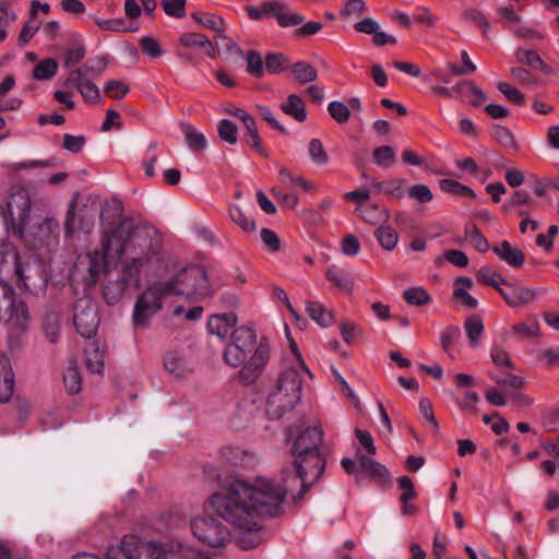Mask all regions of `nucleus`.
Instances as JSON below:
<instances>
[{
    "label": "nucleus",
    "instance_id": "obj_2",
    "mask_svg": "<svg viewBox=\"0 0 559 559\" xmlns=\"http://www.w3.org/2000/svg\"><path fill=\"white\" fill-rule=\"evenodd\" d=\"M100 251L78 257L72 272L73 277L94 285L102 273L110 272L121 261V276L116 284L104 288V299L108 305L117 304L129 286H139L141 276L153 273L162 263L160 242L150 230L133 226L130 221L120 222L109 234L103 233Z\"/></svg>",
    "mask_w": 559,
    "mask_h": 559
},
{
    "label": "nucleus",
    "instance_id": "obj_14",
    "mask_svg": "<svg viewBox=\"0 0 559 559\" xmlns=\"http://www.w3.org/2000/svg\"><path fill=\"white\" fill-rule=\"evenodd\" d=\"M157 544L156 542H144L136 536H124L122 540L107 549V559H141L145 552L148 558V545Z\"/></svg>",
    "mask_w": 559,
    "mask_h": 559
},
{
    "label": "nucleus",
    "instance_id": "obj_46",
    "mask_svg": "<svg viewBox=\"0 0 559 559\" xmlns=\"http://www.w3.org/2000/svg\"><path fill=\"white\" fill-rule=\"evenodd\" d=\"M308 153L311 160L319 166L326 165L329 163V155L323 147L322 142L319 139H312L308 145Z\"/></svg>",
    "mask_w": 559,
    "mask_h": 559
},
{
    "label": "nucleus",
    "instance_id": "obj_61",
    "mask_svg": "<svg viewBox=\"0 0 559 559\" xmlns=\"http://www.w3.org/2000/svg\"><path fill=\"white\" fill-rule=\"evenodd\" d=\"M493 135L506 148L513 151L518 150L515 138L509 129L498 126L495 128Z\"/></svg>",
    "mask_w": 559,
    "mask_h": 559
},
{
    "label": "nucleus",
    "instance_id": "obj_59",
    "mask_svg": "<svg viewBox=\"0 0 559 559\" xmlns=\"http://www.w3.org/2000/svg\"><path fill=\"white\" fill-rule=\"evenodd\" d=\"M367 7L364 0H349L342 9L341 17L348 20L357 17L366 11Z\"/></svg>",
    "mask_w": 559,
    "mask_h": 559
},
{
    "label": "nucleus",
    "instance_id": "obj_44",
    "mask_svg": "<svg viewBox=\"0 0 559 559\" xmlns=\"http://www.w3.org/2000/svg\"><path fill=\"white\" fill-rule=\"evenodd\" d=\"M288 61L282 53H267L264 60V72L271 74L280 73L281 71L288 69Z\"/></svg>",
    "mask_w": 559,
    "mask_h": 559
},
{
    "label": "nucleus",
    "instance_id": "obj_63",
    "mask_svg": "<svg viewBox=\"0 0 559 559\" xmlns=\"http://www.w3.org/2000/svg\"><path fill=\"white\" fill-rule=\"evenodd\" d=\"M104 88L107 95L115 99L122 98L129 93V86L119 80L108 81Z\"/></svg>",
    "mask_w": 559,
    "mask_h": 559
},
{
    "label": "nucleus",
    "instance_id": "obj_50",
    "mask_svg": "<svg viewBox=\"0 0 559 559\" xmlns=\"http://www.w3.org/2000/svg\"><path fill=\"white\" fill-rule=\"evenodd\" d=\"M140 46L144 55L152 59L159 58L164 55L160 43L152 36H143L140 39Z\"/></svg>",
    "mask_w": 559,
    "mask_h": 559
},
{
    "label": "nucleus",
    "instance_id": "obj_47",
    "mask_svg": "<svg viewBox=\"0 0 559 559\" xmlns=\"http://www.w3.org/2000/svg\"><path fill=\"white\" fill-rule=\"evenodd\" d=\"M513 332L522 337H535L540 334L539 323L536 318H530L513 326Z\"/></svg>",
    "mask_w": 559,
    "mask_h": 559
},
{
    "label": "nucleus",
    "instance_id": "obj_18",
    "mask_svg": "<svg viewBox=\"0 0 559 559\" xmlns=\"http://www.w3.org/2000/svg\"><path fill=\"white\" fill-rule=\"evenodd\" d=\"M14 373L7 356L0 355V402H9L14 393Z\"/></svg>",
    "mask_w": 559,
    "mask_h": 559
},
{
    "label": "nucleus",
    "instance_id": "obj_6",
    "mask_svg": "<svg viewBox=\"0 0 559 559\" xmlns=\"http://www.w3.org/2000/svg\"><path fill=\"white\" fill-rule=\"evenodd\" d=\"M160 284L169 296L204 298L213 294L204 269L197 265L180 270L171 280Z\"/></svg>",
    "mask_w": 559,
    "mask_h": 559
},
{
    "label": "nucleus",
    "instance_id": "obj_12",
    "mask_svg": "<svg viewBox=\"0 0 559 559\" xmlns=\"http://www.w3.org/2000/svg\"><path fill=\"white\" fill-rule=\"evenodd\" d=\"M13 287H1L0 322L24 329L28 321V310L23 301L15 300Z\"/></svg>",
    "mask_w": 559,
    "mask_h": 559
},
{
    "label": "nucleus",
    "instance_id": "obj_58",
    "mask_svg": "<svg viewBox=\"0 0 559 559\" xmlns=\"http://www.w3.org/2000/svg\"><path fill=\"white\" fill-rule=\"evenodd\" d=\"M85 57V48L83 45L78 44L67 49L63 53V66L71 68L78 64Z\"/></svg>",
    "mask_w": 559,
    "mask_h": 559
},
{
    "label": "nucleus",
    "instance_id": "obj_3",
    "mask_svg": "<svg viewBox=\"0 0 559 559\" xmlns=\"http://www.w3.org/2000/svg\"><path fill=\"white\" fill-rule=\"evenodd\" d=\"M270 357L269 345L258 343L255 331L249 326L237 328L224 352L227 365L240 367L239 379L245 384H252L262 376Z\"/></svg>",
    "mask_w": 559,
    "mask_h": 559
},
{
    "label": "nucleus",
    "instance_id": "obj_34",
    "mask_svg": "<svg viewBox=\"0 0 559 559\" xmlns=\"http://www.w3.org/2000/svg\"><path fill=\"white\" fill-rule=\"evenodd\" d=\"M464 329L469 340L471 346L476 347L484 333V323L479 316L473 314L464 322Z\"/></svg>",
    "mask_w": 559,
    "mask_h": 559
},
{
    "label": "nucleus",
    "instance_id": "obj_35",
    "mask_svg": "<svg viewBox=\"0 0 559 559\" xmlns=\"http://www.w3.org/2000/svg\"><path fill=\"white\" fill-rule=\"evenodd\" d=\"M359 466L371 477L378 478L380 480H388L389 478V472L385 466L372 460L371 457H359Z\"/></svg>",
    "mask_w": 559,
    "mask_h": 559
},
{
    "label": "nucleus",
    "instance_id": "obj_36",
    "mask_svg": "<svg viewBox=\"0 0 559 559\" xmlns=\"http://www.w3.org/2000/svg\"><path fill=\"white\" fill-rule=\"evenodd\" d=\"M476 278L478 282L490 285L495 287L497 290L501 288L500 285H507V281L491 266L485 265L479 269L476 274Z\"/></svg>",
    "mask_w": 559,
    "mask_h": 559
},
{
    "label": "nucleus",
    "instance_id": "obj_42",
    "mask_svg": "<svg viewBox=\"0 0 559 559\" xmlns=\"http://www.w3.org/2000/svg\"><path fill=\"white\" fill-rule=\"evenodd\" d=\"M63 382L67 391L70 394H76L80 392L82 386V378L78 367L69 366L63 376Z\"/></svg>",
    "mask_w": 559,
    "mask_h": 559
},
{
    "label": "nucleus",
    "instance_id": "obj_33",
    "mask_svg": "<svg viewBox=\"0 0 559 559\" xmlns=\"http://www.w3.org/2000/svg\"><path fill=\"white\" fill-rule=\"evenodd\" d=\"M294 78L301 84L317 80L318 71L308 62L299 61L289 67Z\"/></svg>",
    "mask_w": 559,
    "mask_h": 559
},
{
    "label": "nucleus",
    "instance_id": "obj_51",
    "mask_svg": "<svg viewBox=\"0 0 559 559\" xmlns=\"http://www.w3.org/2000/svg\"><path fill=\"white\" fill-rule=\"evenodd\" d=\"M395 152L389 145L379 146L373 151V159L374 162L383 167H390L395 162Z\"/></svg>",
    "mask_w": 559,
    "mask_h": 559
},
{
    "label": "nucleus",
    "instance_id": "obj_62",
    "mask_svg": "<svg viewBox=\"0 0 559 559\" xmlns=\"http://www.w3.org/2000/svg\"><path fill=\"white\" fill-rule=\"evenodd\" d=\"M463 17L467 22L477 24L483 29L484 33H486L489 29V23H488L487 19L481 13V11H479L478 9H475V8L465 9L463 12Z\"/></svg>",
    "mask_w": 559,
    "mask_h": 559
},
{
    "label": "nucleus",
    "instance_id": "obj_28",
    "mask_svg": "<svg viewBox=\"0 0 559 559\" xmlns=\"http://www.w3.org/2000/svg\"><path fill=\"white\" fill-rule=\"evenodd\" d=\"M192 17L201 26L216 32L217 33L216 39H228L224 35V21L222 17H219L215 14L206 13V12L192 13Z\"/></svg>",
    "mask_w": 559,
    "mask_h": 559
},
{
    "label": "nucleus",
    "instance_id": "obj_49",
    "mask_svg": "<svg viewBox=\"0 0 559 559\" xmlns=\"http://www.w3.org/2000/svg\"><path fill=\"white\" fill-rule=\"evenodd\" d=\"M277 23L282 27H290V26H297L304 23L305 17L300 13L293 12L288 10V5L286 4V9H280L278 13L276 14Z\"/></svg>",
    "mask_w": 559,
    "mask_h": 559
},
{
    "label": "nucleus",
    "instance_id": "obj_11",
    "mask_svg": "<svg viewBox=\"0 0 559 559\" xmlns=\"http://www.w3.org/2000/svg\"><path fill=\"white\" fill-rule=\"evenodd\" d=\"M73 322L82 337L90 338L96 334L100 318L97 305L91 297L84 296L75 302Z\"/></svg>",
    "mask_w": 559,
    "mask_h": 559
},
{
    "label": "nucleus",
    "instance_id": "obj_32",
    "mask_svg": "<svg viewBox=\"0 0 559 559\" xmlns=\"http://www.w3.org/2000/svg\"><path fill=\"white\" fill-rule=\"evenodd\" d=\"M374 236L378 239V242L380 243L382 249H384L386 251L393 250L396 247L397 241H399V235L394 230V228H392L391 226H388V225H383V224L380 225L374 230Z\"/></svg>",
    "mask_w": 559,
    "mask_h": 559
},
{
    "label": "nucleus",
    "instance_id": "obj_56",
    "mask_svg": "<svg viewBox=\"0 0 559 559\" xmlns=\"http://www.w3.org/2000/svg\"><path fill=\"white\" fill-rule=\"evenodd\" d=\"M404 298L409 305L424 306L429 302L430 296L421 287H412L404 292Z\"/></svg>",
    "mask_w": 559,
    "mask_h": 559
},
{
    "label": "nucleus",
    "instance_id": "obj_54",
    "mask_svg": "<svg viewBox=\"0 0 559 559\" xmlns=\"http://www.w3.org/2000/svg\"><path fill=\"white\" fill-rule=\"evenodd\" d=\"M247 71L255 78H261L264 74V62L255 50H250L247 55Z\"/></svg>",
    "mask_w": 559,
    "mask_h": 559
},
{
    "label": "nucleus",
    "instance_id": "obj_8",
    "mask_svg": "<svg viewBox=\"0 0 559 559\" xmlns=\"http://www.w3.org/2000/svg\"><path fill=\"white\" fill-rule=\"evenodd\" d=\"M166 294L160 282L150 285L136 299L133 308V323L135 326L148 328L152 318L162 310Z\"/></svg>",
    "mask_w": 559,
    "mask_h": 559
},
{
    "label": "nucleus",
    "instance_id": "obj_57",
    "mask_svg": "<svg viewBox=\"0 0 559 559\" xmlns=\"http://www.w3.org/2000/svg\"><path fill=\"white\" fill-rule=\"evenodd\" d=\"M328 110L330 116L337 122V123H345L349 120L350 111L349 108L340 100H333L329 104Z\"/></svg>",
    "mask_w": 559,
    "mask_h": 559
},
{
    "label": "nucleus",
    "instance_id": "obj_23",
    "mask_svg": "<svg viewBox=\"0 0 559 559\" xmlns=\"http://www.w3.org/2000/svg\"><path fill=\"white\" fill-rule=\"evenodd\" d=\"M452 90L457 92L473 106H480L487 99L486 94L471 81H462Z\"/></svg>",
    "mask_w": 559,
    "mask_h": 559
},
{
    "label": "nucleus",
    "instance_id": "obj_7",
    "mask_svg": "<svg viewBox=\"0 0 559 559\" xmlns=\"http://www.w3.org/2000/svg\"><path fill=\"white\" fill-rule=\"evenodd\" d=\"M99 211L100 203L95 197L84 198L80 204L76 200H73L69 205L64 222L67 235L72 236L76 228L85 234H90Z\"/></svg>",
    "mask_w": 559,
    "mask_h": 559
},
{
    "label": "nucleus",
    "instance_id": "obj_29",
    "mask_svg": "<svg viewBox=\"0 0 559 559\" xmlns=\"http://www.w3.org/2000/svg\"><path fill=\"white\" fill-rule=\"evenodd\" d=\"M473 282L469 277L461 276L455 281V288L453 292V296L460 300L467 308H476L477 300L469 295L468 289L472 287Z\"/></svg>",
    "mask_w": 559,
    "mask_h": 559
},
{
    "label": "nucleus",
    "instance_id": "obj_24",
    "mask_svg": "<svg viewBox=\"0 0 559 559\" xmlns=\"http://www.w3.org/2000/svg\"><path fill=\"white\" fill-rule=\"evenodd\" d=\"M180 130L185 135L187 145L194 152L204 151L207 146L205 135L190 123L181 122Z\"/></svg>",
    "mask_w": 559,
    "mask_h": 559
},
{
    "label": "nucleus",
    "instance_id": "obj_9",
    "mask_svg": "<svg viewBox=\"0 0 559 559\" xmlns=\"http://www.w3.org/2000/svg\"><path fill=\"white\" fill-rule=\"evenodd\" d=\"M192 535L210 547H222L229 540V530L209 514L195 515L190 521Z\"/></svg>",
    "mask_w": 559,
    "mask_h": 559
},
{
    "label": "nucleus",
    "instance_id": "obj_1",
    "mask_svg": "<svg viewBox=\"0 0 559 559\" xmlns=\"http://www.w3.org/2000/svg\"><path fill=\"white\" fill-rule=\"evenodd\" d=\"M321 426L306 428L294 440L292 453L297 475L284 471L281 476L258 475L250 478L231 477L221 483L217 490L209 498V508L235 530L249 534L240 536L241 548L250 549L259 545L258 532L265 519L283 512L288 492L302 484L300 497L322 475L325 457L320 450L323 441Z\"/></svg>",
    "mask_w": 559,
    "mask_h": 559
},
{
    "label": "nucleus",
    "instance_id": "obj_37",
    "mask_svg": "<svg viewBox=\"0 0 559 559\" xmlns=\"http://www.w3.org/2000/svg\"><path fill=\"white\" fill-rule=\"evenodd\" d=\"M278 177L284 185H289L292 188H299L304 191H310L314 188L313 183L307 181L304 177L294 176L292 171L285 167L280 168Z\"/></svg>",
    "mask_w": 559,
    "mask_h": 559
},
{
    "label": "nucleus",
    "instance_id": "obj_15",
    "mask_svg": "<svg viewBox=\"0 0 559 559\" xmlns=\"http://www.w3.org/2000/svg\"><path fill=\"white\" fill-rule=\"evenodd\" d=\"M87 71L86 67L71 71L64 81V86H75L85 102L96 104L100 102V91L87 78Z\"/></svg>",
    "mask_w": 559,
    "mask_h": 559
},
{
    "label": "nucleus",
    "instance_id": "obj_10",
    "mask_svg": "<svg viewBox=\"0 0 559 559\" xmlns=\"http://www.w3.org/2000/svg\"><path fill=\"white\" fill-rule=\"evenodd\" d=\"M29 213L31 200L28 195L22 191L12 193L7 203L5 224L8 230L17 238H23L29 223Z\"/></svg>",
    "mask_w": 559,
    "mask_h": 559
},
{
    "label": "nucleus",
    "instance_id": "obj_4",
    "mask_svg": "<svg viewBox=\"0 0 559 559\" xmlns=\"http://www.w3.org/2000/svg\"><path fill=\"white\" fill-rule=\"evenodd\" d=\"M290 347L294 360L283 367L266 396V414L272 419H278L296 407L301 399L304 379L310 374L297 346L292 344Z\"/></svg>",
    "mask_w": 559,
    "mask_h": 559
},
{
    "label": "nucleus",
    "instance_id": "obj_40",
    "mask_svg": "<svg viewBox=\"0 0 559 559\" xmlns=\"http://www.w3.org/2000/svg\"><path fill=\"white\" fill-rule=\"evenodd\" d=\"M440 188L442 189V191L451 193L453 195L471 199L475 198V193L471 187L462 185L453 179H442L440 181Z\"/></svg>",
    "mask_w": 559,
    "mask_h": 559
},
{
    "label": "nucleus",
    "instance_id": "obj_39",
    "mask_svg": "<svg viewBox=\"0 0 559 559\" xmlns=\"http://www.w3.org/2000/svg\"><path fill=\"white\" fill-rule=\"evenodd\" d=\"M164 367L170 374H174L176 378H182L188 372L185 361L177 353H169L165 356Z\"/></svg>",
    "mask_w": 559,
    "mask_h": 559
},
{
    "label": "nucleus",
    "instance_id": "obj_55",
    "mask_svg": "<svg viewBox=\"0 0 559 559\" xmlns=\"http://www.w3.org/2000/svg\"><path fill=\"white\" fill-rule=\"evenodd\" d=\"M246 130L247 133L243 136L245 141L258 152L264 153V150L261 146V139L259 136L258 129L255 127V121L253 118L246 119Z\"/></svg>",
    "mask_w": 559,
    "mask_h": 559
},
{
    "label": "nucleus",
    "instance_id": "obj_19",
    "mask_svg": "<svg viewBox=\"0 0 559 559\" xmlns=\"http://www.w3.org/2000/svg\"><path fill=\"white\" fill-rule=\"evenodd\" d=\"M222 457L235 466L249 467L254 464L255 456L253 453L238 445H227L221 451Z\"/></svg>",
    "mask_w": 559,
    "mask_h": 559
},
{
    "label": "nucleus",
    "instance_id": "obj_53",
    "mask_svg": "<svg viewBox=\"0 0 559 559\" xmlns=\"http://www.w3.org/2000/svg\"><path fill=\"white\" fill-rule=\"evenodd\" d=\"M186 0H162L163 11L171 17L182 19L186 15Z\"/></svg>",
    "mask_w": 559,
    "mask_h": 559
},
{
    "label": "nucleus",
    "instance_id": "obj_22",
    "mask_svg": "<svg viewBox=\"0 0 559 559\" xmlns=\"http://www.w3.org/2000/svg\"><path fill=\"white\" fill-rule=\"evenodd\" d=\"M355 212L366 223L371 225H382L389 221L388 210L376 204L360 205Z\"/></svg>",
    "mask_w": 559,
    "mask_h": 559
},
{
    "label": "nucleus",
    "instance_id": "obj_64",
    "mask_svg": "<svg viewBox=\"0 0 559 559\" xmlns=\"http://www.w3.org/2000/svg\"><path fill=\"white\" fill-rule=\"evenodd\" d=\"M461 336V330L459 326H448L440 335L441 346L444 350H449L451 345L455 343Z\"/></svg>",
    "mask_w": 559,
    "mask_h": 559
},
{
    "label": "nucleus",
    "instance_id": "obj_21",
    "mask_svg": "<svg viewBox=\"0 0 559 559\" xmlns=\"http://www.w3.org/2000/svg\"><path fill=\"white\" fill-rule=\"evenodd\" d=\"M326 278L341 290L347 294L353 292L354 278L348 270L332 264L326 269Z\"/></svg>",
    "mask_w": 559,
    "mask_h": 559
},
{
    "label": "nucleus",
    "instance_id": "obj_13",
    "mask_svg": "<svg viewBox=\"0 0 559 559\" xmlns=\"http://www.w3.org/2000/svg\"><path fill=\"white\" fill-rule=\"evenodd\" d=\"M147 549L148 559H213L202 550L175 540L152 544Z\"/></svg>",
    "mask_w": 559,
    "mask_h": 559
},
{
    "label": "nucleus",
    "instance_id": "obj_31",
    "mask_svg": "<svg viewBox=\"0 0 559 559\" xmlns=\"http://www.w3.org/2000/svg\"><path fill=\"white\" fill-rule=\"evenodd\" d=\"M405 185H406V181L404 179H393V180L383 181V182L372 179L370 181V187L372 189L382 191V192L390 194L396 199L404 198Z\"/></svg>",
    "mask_w": 559,
    "mask_h": 559
},
{
    "label": "nucleus",
    "instance_id": "obj_45",
    "mask_svg": "<svg viewBox=\"0 0 559 559\" xmlns=\"http://www.w3.org/2000/svg\"><path fill=\"white\" fill-rule=\"evenodd\" d=\"M491 379L498 385L512 390L523 389L526 384V381L523 377L510 372H504L502 376H491Z\"/></svg>",
    "mask_w": 559,
    "mask_h": 559
},
{
    "label": "nucleus",
    "instance_id": "obj_52",
    "mask_svg": "<svg viewBox=\"0 0 559 559\" xmlns=\"http://www.w3.org/2000/svg\"><path fill=\"white\" fill-rule=\"evenodd\" d=\"M217 131H218L219 138L223 141H225L229 144L237 143L238 130H237L236 124L234 122H231L230 120H227V119L221 120L218 123V127H217Z\"/></svg>",
    "mask_w": 559,
    "mask_h": 559
},
{
    "label": "nucleus",
    "instance_id": "obj_38",
    "mask_svg": "<svg viewBox=\"0 0 559 559\" xmlns=\"http://www.w3.org/2000/svg\"><path fill=\"white\" fill-rule=\"evenodd\" d=\"M57 70V61L51 58H46L35 66L33 76L39 81L50 80L56 75Z\"/></svg>",
    "mask_w": 559,
    "mask_h": 559
},
{
    "label": "nucleus",
    "instance_id": "obj_26",
    "mask_svg": "<svg viewBox=\"0 0 559 559\" xmlns=\"http://www.w3.org/2000/svg\"><path fill=\"white\" fill-rule=\"evenodd\" d=\"M306 311L313 321L323 328L330 326L334 322L332 312L320 301H307Z\"/></svg>",
    "mask_w": 559,
    "mask_h": 559
},
{
    "label": "nucleus",
    "instance_id": "obj_60",
    "mask_svg": "<svg viewBox=\"0 0 559 559\" xmlns=\"http://www.w3.org/2000/svg\"><path fill=\"white\" fill-rule=\"evenodd\" d=\"M408 197L419 203H428L432 200L433 194L427 185H414L408 190Z\"/></svg>",
    "mask_w": 559,
    "mask_h": 559
},
{
    "label": "nucleus",
    "instance_id": "obj_41",
    "mask_svg": "<svg viewBox=\"0 0 559 559\" xmlns=\"http://www.w3.org/2000/svg\"><path fill=\"white\" fill-rule=\"evenodd\" d=\"M58 228L59 224L53 218H46L38 226L39 237L44 239L47 245L58 242Z\"/></svg>",
    "mask_w": 559,
    "mask_h": 559
},
{
    "label": "nucleus",
    "instance_id": "obj_5",
    "mask_svg": "<svg viewBox=\"0 0 559 559\" xmlns=\"http://www.w3.org/2000/svg\"><path fill=\"white\" fill-rule=\"evenodd\" d=\"M0 285L37 294L46 287L47 276L39 261L21 257L14 245L3 242L0 245Z\"/></svg>",
    "mask_w": 559,
    "mask_h": 559
},
{
    "label": "nucleus",
    "instance_id": "obj_20",
    "mask_svg": "<svg viewBox=\"0 0 559 559\" xmlns=\"http://www.w3.org/2000/svg\"><path fill=\"white\" fill-rule=\"evenodd\" d=\"M493 253L512 267H520L525 262L524 253L509 241L504 240L492 248Z\"/></svg>",
    "mask_w": 559,
    "mask_h": 559
},
{
    "label": "nucleus",
    "instance_id": "obj_43",
    "mask_svg": "<svg viewBox=\"0 0 559 559\" xmlns=\"http://www.w3.org/2000/svg\"><path fill=\"white\" fill-rule=\"evenodd\" d=\"M229 216L231 221L237 224L243 231L250 233L255 230L254 221L247 216L240 207L231 205L229 207Z\"/></svg>",
    "mask_w": 559,
    "mask_h": 559
},
{
    "label": "nucleus",
    "instance_id": "obj_16",
    "mask_svg": "<svg viewBox=\"0 0 559 559\" xmlns=\"http://www.w3.org/2000/svg\"><path fill=\"white\" fill-rule=\"evenodd\" d=\"M507 285L510 288L509 290L498 288V293L510 307H523L525 305L532 304L537 297V292L533 287L513 286L511 284Z\"/></svg>",
    "mask_w": 559,
    "mask_h": 559
},
{
    "label": "nucleus",
    "instance_id": "obj_48",
    "mask_svg": "<svg viewBox=\"0 0 559 559\" xmlns=\"http://www.w3.org/2000/svg\"><path fill=\"white\" fill-rule=\"evenodd\" d=\"M515 56L520 63L527 64L534 69H539L542 71L546 70V64L535 50L519 49Z\"/></svg>",
    "mask_w": 559,
    "mask_h": 559
},
{
    "label": "nucleus",
    "instance_id": "obj_17",
    "mask_svg": "<svg viewBox=\"0 0 559 559\" xmlns=\"http://www.w3.org/2000/svg\"><path fill=\"white\" fill-rule=\"evenodd\" d=\"M237 324V316L234 312L213 314L207 320V330L221 340H226Z\"/></svg>",
    "mask_w": 559,
    "mask_h": 559
},
{
    "label": "nucleus",
    "instance_id": "obj_27",
    "mask_svg": "<svg viewBox=\"0 0 559 559\" xmlns=\"http://www.w3.org/2000/svg\"><path fill=\"white\" fill-rule=\"evenodd\" d=\"M280 9H286V3L282 1H270L263 2L258 7L248 5L245 8L249 19L253 21H259L267 14L275 17Z\"/></svg>",
    "mask_w": 559,
    "mask_h": 559
},
{
    "label": "nucleus",
    "instance_id": "obj_25",
    "mask_svg": "<svg viewBox=\"0 0 559 559\" xmlns=\"http://www.w3.org/2000/svg\"><path fill=\"white\" fill-rule=\"evenodd\" d=\"M281 109L298 122L307 119L305 100L297 94L288 95L286 102L281 104Z\"/></svg>",
    "mask_w": 559,
    "mask_h": 559
},
{
    "label": "nucleus",
    "instance_id": "obj_30",
    "mask_svg": "<svg viewBox=\"0 0 559 559\" xmlns=\"http://www.w3.org/2000/svg\"><path fill=\"white\" fill-rule=\"evenodd\" d=\"M105 352L96 343H90L85 347V365L88 370L102 373L104 369Z\"/></svg>",
    "mask_w": 559,
    "mask_h": 559
}]
</instances>
